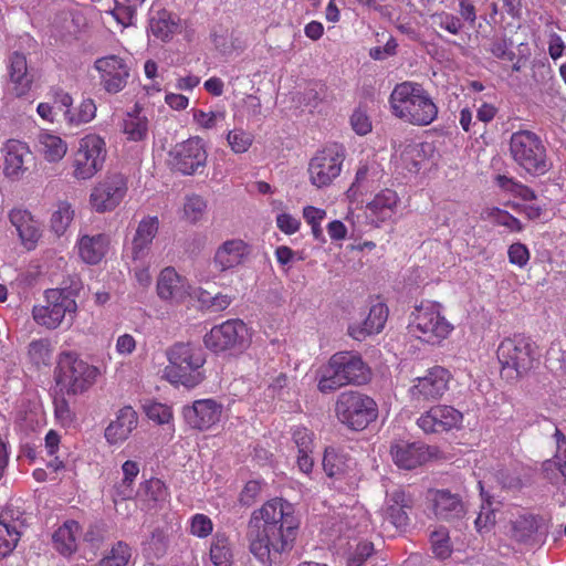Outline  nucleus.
<instances>
[{
  "instance_id": "nucleus-43",
  "label": "nucleus",
  "mask_w": 566,
  "mask_h": 566,
  "mask_svg": "<svg viewBox=\"0 0 566 566\" xmlns=\"http://www.w3.org/2000/svg\"><path fill=\"white\" fill-rule=\"evenodd\" d=\"M137 495L148 501H164L167 497V488L161 480L153 478L140 485Z\"/></svg>"
},
{
  "instance_id": "nucleus-37",
  "label": "nucleus",
  "mask_w": 566,
  "mask_h": 566,
  "mask_svg": "<svg viewBox=\"0 0 566 566\" xmlns=\"http://www.w3.org/2000/svg\"><path fill=\"white\" fill-rule=\"evenodd\" d=\"M538 530L537 518L532 514L520 515L512 522V537L517 542H527Z\"/></svg>"
},
{
  "instance_id": "nucleus-9",
  "label": "nucleus",
  "mask_w": 566,
  "mask_h": 566,
  "mask_svg": "<svg viewBox=\"0 0 566 566\" xmlns=\"http://www.w3.org/2000/svg\"><path fill=\"white\" fill-rule=\"evenodd\" d=\"M337 419L347 428L360 431L368 427L378 417L376 401L359 391L342 392L335 403Z\"/></svg>"
},
{
  "instance_id": "nucleus-24",
  "label": "nucleus",
  "mask_w": 566,
  "mask_h": 566,
  "mask_svg": "<svg viewBox=\"0 0 566 566\" xmlns=\"http://www.w3.org/2000/svg\"><path fill=\"white\" fill-rule=\"evenodd\" d=\"M157 294L164 301L181 302L188 294L182 277L174 268H165L157 280Z\"/></svg>"
},
{
  "instance_id": "nucleus-44",
  "label": "nucleus",
  "mask_w": 566,
  "mask_h": 566,
  "mask_svg": "<svg viewBox=\"0 0 566 566\" xmlns=\"http://www.w3.org/2000/svg\"><path fill=\"white\" fill-rule=\"evenodd\" d=\"M143 410L150 420L156 421L159 424L168 423L172 418L170 407L157 401H145L143 403Z\"/></svg>"
},
{
  "instance_id": "nucleus-40",
  "label": "nucleus",
  "mask_w": 566,
  "mask_h": 566,
  "mask_svg": "<svg viewBox=\"0 0 566 566\" xmlns=\"http://www.w3.org/2000/svg\"><path fill=\"white\" fill-rule=\"evenodd\" d=\"M122 471L124 478L122 483L116 488V494L120 496L122 500H127L133 497V482L139 473V465L135 461L127 460L123 463Z\"/></svg>"
},
{
  "instance_id": "nucleus-50",
  "label": "nucleus",
  "mask_w": 566,
  "mask_h": 566,
  "mask_svg": "<svg viewBox=\"0 0 566 566\" xmlns=\"http://www.w3.org/2000/svg\"><path fill=\"white\" fill-rule=\"evenodd\" d=\"M431 19L433 23L438 25L440 29L454 35L459 34L463 27L461 19L459 17L448 12L434 13L431 17Z\"/></svg>"
},
{
  "instance_id": "nucleus-26",
  "label": "nucleus",
  "mask_w": 566,
  "mask_h": 566,
  "mask_svg": "<svg viewBox=\"0 0 566 566\" xmlns=\"http://www.w3.org/2000/svg\"><path fill=\"white\" fill-rule=\"evenodd\" d=\"M387 317V306L377 303L370 307L368 316L361 324L349 326V335L356 340H363L371 334L379 333L384 328Z\"/></svg>"
},
{
  "instance_id": "nucleus-8",
  "label": "nucleus",
  "mask_w": 566,
  "mask_h": 566,
  "mask_svg": "<svg viewBox=\"0 0 566 566\" xmlns=\"http://www.w3.org/2000/svg\"><path fill=\"white\" fill-rule=\"evenodd\" d=\"M98 376V369L73 353H62L55 368V381L62 395H78L87 390Z\"/></svg>"
},
{
  "instance_id": "nucleus-17",
  "label": "nucleus",
  "mask_w": 566,
  "mask_h": 566,
  "mask_svg": "<svg viewBox=\"0 0 566 566\" xmlns=\"http://www.w3.org/2000/svg\"><path fill=\"white\" fill-rule=\"evenodd\" d=\"M127 192V180L122 174L108 176L91 193V203L97 212L115 209Z\"/></svg>"
},
{
  "instance_id": "nucleus-49",
  "label": "nucleus",
  "mask_w": 566,
  "mask_h": 566,
  "mask_svg": "<svg viewBox=\"0 0 566 566\" xmlns=\"http://www.w3.org/2000/svg\"><path fill=\"white\" fill-rule=\"evenodd\" d=\"M228 144L235 154L245 153L253 142V136L242 129L229 132L227 136Z\"/></svg>"
},
{
  "instance_id": "nucleus-20",
  "label": "nucleus",
  "mask_w": 566,
  "mask_h": 566,
  "mask_svg": "<svg viewBox=\"0 0 566 566\" xmlns=\"http://www.w3.org/2000/svg\"><path fill=\"white\" fill-rule=\"evenodd\" d=\"M437 449L422 442L398 441L390 447L394 462L401 469H415L431 459Z\"/></svg>"
},
{
  "instance_id": "nucleus-55",
  "label": "nucleus",
  "mask_w": 566,
  "mask_h": 566,
  "mask_svg": "<svg viewBox=\"0 0 566 566\" xmlns=\"http://www.w3.org/2000/svg\"><path fill=\"white\" fill-rule=\"evenodd\" d=\"M212 521L205 514H196L191 520V534L198 537H207L212 533Z\"/></svg>"
},
{
  "instance_id": "nucleus-22",
  "label": "nucleus",
  "mask_w": 566,
  "mask_h": 566,
  "mask_svg": "<svg viewBox=\"0 0 566 566\" xmlns=\"http://www.w3.org/2000/svg\"><path fill=\"white\" fill-rule=\"evenodd\" d=\"M32 160L33 157L27 144L9 140L6 145L3 172L7 177L18 180L23 177Z\"/></svg>"
},
{
  "instance_id": "nucleus-1",
  "label": "nucleus",
  "mask_w": 566,
  "mask_h": 566,
  "mask_svg": "<svg viewBox=\"0 0 566 566\" xmlns=\"http://www.w3.org/2000/svg\"><path fill=\"white\" fill-rule=\"evenodd\" d=\"M298 526L293 505L272 499L252 513L247 533L249 549L263 566H271L293 548Z\"/></svg>"
},
{
  "instance_id": "nucleus-46",
  "label": "nucleus",
  "mask_w": 566,
  "mask_h": 566,
  "mask_svg": "<svg viewBox=\"0 0 566 566\" xmlns=\"http://www.w3.org/2000/svg\"><path fill=\"white\" fill-rule=\"evenodd\" d=\"M74 212L70 205L63 202L59 206V209L53 212L51 217V228L57 234L61 235L65 232L69 224L73 219Z\"/></svg>"
},
{
  "instance_id": "nucleus-41",
  "label": "nucleus",
  "mask_w": 566,
  "mask_h": 566,
  "mask_svg": "<svg viewBox=\"0 0 566 566\" xmlns=\"http://www.w3.org/2000/svg\"><path fill=\"white\" fill-rule=\"evenodd\" d=\"M130 557V547L124 542H117L96 566H128Z\"/></svg>"
},
{
  "instance_id": "nucleus-59",
  "label": "nucleus",
  "mask_w": 566,
  "mask_h": 566,
  "mask_svg": "<svg viewBox=\"0 0 566 566\" xmlns=\"http://www.w3.org/2000/svg\"><path fill=\"white\" fill-rule=\"evenodd\" d=\"M293 441L295 442L298 452H312L313 451V438L312 432L306 428H297L293 432Z\"/></svg>"
},
{
  "instance_id": "nucleus-23",
  "label": "nucleus",
  "mask_w": 566,
  "mask_h": 566,
  "mask_svg": "<svg viewBox=\"0 0 566 566\" xmlns=\"http://www.w3.org/2000/svg\"><path fill=\"white\" fill-rule=\"evenodd\" d=\"M413 506V499L401 489L388 494L386 517L397 528L406 527L409 524L408 511Z\"/></svg>"
},
{
  "instance_id": "nucleus-15",
  "label": "nucleus",
  "mask_w": 566,
  "mask_h": 566,
  "mask_svg": "<svg viewBox=\"0 0 566 566\" xmlns=\"http://www.w3.org/2000/svg\"><path fill=\"white\" fill-rule=\"evenodd\" d=\"M434 517L442 522L459 524L467 515V506L458 493L447 489H430L426 496Z\"/></svg>"
},
{
  "instance_id": "nucleus-57",
  "label": "nucleus",
  "mask_w": 566,
  "mask_h": 566,
  "mask_svg": "<svg viewBox=\"0 0 566 566\" xmlns=\"http://www.w3.org/2000/svg\"><path fill=\"white\" fill-rule=\"evenodd\" d=\"M136 10L135 8H130L129 4H126L124 2H117L116 1V6L114 8V10L112 11V14L114 15V18L116 19V21L118 23H120L123 27H129V25H133V19L136 14Z\"/></svg>"
},
{
  "instance_id": "nucleus-39",
  "label": "nucleus",
  "mask_w": 566,
  "mask_h": 566,
  "mask_svg": "<svg viewBox=\"0 0 566 566\" xmlns=\"http://www.w3.org/2000/svg\"><path fill=\"white\" fill-rule=\"evenodd\" d=\"M348 468L347 461L343 454H339L334 448H326L323 457V469L329 478L345 474Z\"/></svg>"
},
{
  "instance_id": "nucleus-52",
  "label": "nucleus",
  "mask_w": 566,
  "mask_h": 566,
  "mask_svg": "<svg viewBox=\"0 0 566 566\" xmlns=\"http://www.w3.org/2000/svg\"><path fill=\"white\" fill-rule=\"evenodd\" d=\"M373 554L374 544L371 542H359L355 549L349 554L347 566H363Z\"/></svg>"
},
{
  "instance_id": "nucleus-33",
  "label": "nucleus",
  "mask_w": 566,
  "mask_h": 566,
  "mask_svg": "<svg viewBox=\"0 0 566 566\" xmlns=\"http://www.w3.org/2000/svg\"><path fill=\"white\" fill-rule=\"evenodd\" d=\"M40 151L50 163L60 161L67 151L66 143L59 136L42 132L38 135Z\"/></svg>"
},
{
  "instance_id": "nucleus-62",
  "label": "nucleus",
  "mask_w": 566,
  "mask_h": 566,
  "mask_svg": "<svg viewBox=\"0 0 566 566\" xmlns=\"http://www.w3.org/2000/svg\"><path fill=\"white\" fill-rule=\"evenodd\" d=\"M493 216L497 224L504 226L512 231L518 232L523 229L521 221L507 211L495 209Z\"/></svg>"
},
{
  "instance_id": "nucleus-35",
  "label": "nucleus",
  "mask_w": 566,
  "mask_h": 566,
  "mask_svg": "<svg viewBox=\"0 0 566 566\" xmlns=\"http://www.w3.org/2000/svg\"><path fill=\"white\" fill-rule=\"evenodd\" d=\"M140 113L142 108L136 104L133 112L127 113L123 120V132L130 140H143L147 135L148 120L146 116H143Z\"/></svg>"
},
{
  "instance_id": "nucleus-32",
  "label": "nucleus",
  "mask_w": 566,
  "mask_h": 566,
  "mask_svg": "<svg viewBox=\"0 0 566 566\" xmlns=\"http://www.w3.org/2000/svg\"><path fill=\"white\" fill-rule=\"evenodd\" d=\"M12 518L7 512L0 516V558L9 556L21 537L17 523H11Z\"/></svg>"
},
{
  "instance_id": "nucleus-11",
  "label": "nucleus",
  "mask_w": 566,
  "mask_h": 566,
  "mask_svg": "<svg viewBox=\"0 0 566 566\" xmlns=\"http://www.w3.org/2000/svg\"><path fill=\"white\" fill-rule=\"evenodd\" d=\"M106 149L104 140L97 135L83 137L74 154V177L87 180L95 176L104 166Z\"/></svg>"
},
{
  "instance_id": "nucleus-13",
  "label": "nucleus",
  "mask_w": 566,
  "mask_h": 566,
  "mask_svg": "<svg viewBox=\"0 0 566 566\" xmlns=\"http://www.w3.org/2000/svg\"><path fill=\"white\" fill-rule=\"evenodd\" d=\"M344 159V147L336 144L318 151L308 164L311 184L317 188L329 186L339 176Z\"/></svg>"
},
{
  "instance_id": "nucleus-18",
  "label": "nucleus",
  "mask_w": 566,
  "mask_h": 566,
  "mask_svg": "<svg viewBox=\"0 0 566 566\" xmlns=\"http://www.w3.org/2000/svg\"><path fill=\"white\" fill-rule=\"evenodd\" d=\"M94 66L101 75V84L108 93H118L126 86L129 67L122 57L117 55L99 57Z\"/></svg>"
},
{
  "instance_id": "nucleus-21",
  "label": "nucleus",
  "mask_w": 566,
  "mask_h": 566,
  "mask_svg": "<svg viewBox=\"0 0 566 566\" xmlns=\"http://www.w3.org/2000/svg\"><path fill=\"white\" fill-rule=\"evenodd\" d=\"M221 406L212 399L197 400L184 408V418L193 429L206 430L219 421Z\"/></svg>"
},
{
  "instance_id": "nucleus-7",
  "label": "nucleus",
  "mask_w": 566,
  "mask_h": 566,
  "mask_svg": "<svg viewBox=\"0 0 566 566\" xmlns=\"http://www.w3.org/2000/svg\"><path fill=\"white\" fill-rule=\"evenodd\" d=\"M76 289L56 287L45 291V305H35L32 310L33 319L49 329L57 328L64 319L73 321L77 304Z\"/></svg>"
},
{
  "instance_id": "nucleus-25",
  "label": "nucleus",
  "mask_w": 566,
  "mask_h": 566,
  "mask_svg": "<svg viewBox=\"0 0 566 566\" xmlns=\"http://www.w3.org/2000/svg\"><path fill=\"white\" fill-rule=\"evenodd\" d=\"M137 419V413L130 406L122 408L116 419L105 429L106 440L112 444L125 441L136 428Z\"/></svg>"
},
{
  "instance_id": "nucleus-10",
  "label": "nucleus",
  "mask_w": 566,
  "mask_h": 566,
  "mask_svg": "<svg viewBox=\"0 0 566 566\" xmlns=\"http://www.w3.org/2000/svg\"><path fill=\"white\" fill-rule=\"evenodd\" d=\"M409 332L426 343L436 344L451 332L450 323L433 304L416 306L408 325Z\"/></svg>"
},
{
  "instance_id": "nucleus-16",
  "label": "nucleus",
  "mask_w": 566,
  "mask_h": 566,
  "mask_svg": "<svg viewBox=\"0 0 566 566\" xmlns=\"http://www.w3.org/2000/svg\"><path fill=\"white\" fill-rule=\"evenodd\" d=\"M451 374L441 366L430 368L422 377H418L415 385L410 387L409 392L413 401H433L439 400L449 388Z\"/></svg>"
},
{
  "instance_id": "nucleus-14",
  "label": "nucleus",
  "mask_w": 566,
  "mask_h": 566,
  "mask_svg": "<svg viewBox=\"0 0 566 566\" xmlns=\"http://www.w3.org/2000/svg\"><path fill=\"white\" fill-rule=\"evenodd\" d=\"M247 326L240 319L227 321L205 335L203 342L207 348L214 353L226 350L241 352L247 346Z\"/></svg>"
},
{
  "instance_id": "nucleus-3",
  "label": "nucleus",
  "mask_w": 566,
  "mask_h": 566,
  "mask_svg": "<svg viewBox=\"0 0 566 566\" xmlns=\"http://www.w3.org/2000/svg\"><path fill=\"white\" fill-rule=\"evenodd\" d=\"M509 153L513 161L533 177L543 176L552 168L545 142L532 130L514 132L509 140Z\"/></svg>"
},
{
  "instance_id": "nucleus-34",
  "label": "nucleus",
  "mask_w": 566,
  "mask_h": 566,
  "mask_svg": "<svg viewBox=\"0 0 566 566\" xmlns=\"http://www.w3.org/2000/svg\"><path fill=\"white\" fill-rule=\"evenodd\" d=\"M178 23L171 18L170 12L163 9L149 19V30L154 36L161 41H168L178 30Z\"/></svg>"
},
{
  "instance_id": "nucleus-45",
  "label": "nucleus",
  "mask_w": 566,
  "mask_h": 566,
  "mask_svg": "<svg viewBox=\"0 0 566 566\" xmlns=\"http://www.w3.org/2000/svg\"><path fill=\"white\" fill-rule=\"evenodd\" d=\"M206 209L207 202L202 197L191 195L186 198L184 213L186 219L191 223L198 222L203 217Z\"/></svg>"
},
{
  "instance_id": "nucleus-30",
  "label": "nucleus",
  "mask_w": 566,
  "mask_h": 566,
  "mask_svg": "<svg viewBox=\"0 0 566 566\" xmlns=\"http://www.w3.org/2000/svg\"><path fill=\"white\" fill-rule=\"evenodd\" d=\"M245 245L241 240L226 241L216 252L214 265L223 272L239 265L244 255Z\"/></svg>"
},
{
  "instance_id": "nucleus-53",
  "label": "nucleus",
  "mask_w": 566,
  "mask_h": 566,
  "mask_svg": "<svg viewBox=\"0 0 566 566\" xmlns=\"http://www.w3.org/2000/svg\"><path fill=\"white\" fill-rule=\"evenodd\" d=\"M327 98V87L322 83L311 84L303 93V102L306 106L316 107Z\"/></svg>"
},
{
  "instance_id": "nucleus-31",
  "label": "nucleus",
  "mask_w": 566,
  "mask_h": 566,
  "mask_svg": "<svg viewBox=\"0 0 566 566\" xmlns=\"http://www.w3.org/2000/svg\"><path fill=\"white\" fill-rule=\"evenodd\" d=\"M107 245L108 238L105 234L83 235L78 242L80 255L86 263L96 264L104 256Z\"/></svg>"
},
{
  "instance_id": "nucleus-61",
  "label": "nucleus",
  "mask_w": 566,
  "mask_h": 566,
  "mask_svg": "<svg viewBox=\"0 0 566 566\" xmlns=\"http://www.w3.org/2000/svg\"><path fill=\"white\" fill-rule=\"evenodd\" d=\"M350 124L353 129L358 135H366L371 130V123L365 112L361 109H356L352 117H350Z\"/></svg>"
},
{
  "instance_id": "nucleus-38",
  "label": "nucleus",
  "mask_w": 566,
  "mask_h": 566,
  "mask_svg": "<svg viewBox=\"0 0 566 566\" xmlns=\"http://www.w3.org/2000/svg\"><path fill=\"white\" fill-rule=\"evenodd\" d=\"M210 558L216 566H230L232 552L227 536L217 534L210 547Z\"/></svg>"
},
{
  "instance_id": "nucleus-36",
  "label": "nucleus",
  "mask_w": 566,
  "mask_h": 566,
  "mask_svg": "<svg viewBox=\"0 0 566 566\" xmlns=\"http://www.w3.org/2000/svg\"><path fill=\"white\" fill-rule=\"evenodd\" d=\"M397 202H398V196H397L396 191L390 190V189H385L381 192H379L373 199V201H370L367 205V208L379 219L385 220L391 216Z\"/></svg>"
},
{
  "instance_id": "nucleus-64",
  "label": "nucleus",
  "mask_w": 566,
  "mask_h": 566,
  "mask_svg": "<svg viewBox=\"0 0 566 566\" xmlns=\"http://www.w3.org/2000/svg\"><path fill=\"white\" fill-rule=\"evenodd\" d=\"M511 45V41L507 43L505 39H501L494 41L490 50L497 59L513 61L515 59V53L510 49Z\"/></svg>"
},
{
  "instance_id": "nucleus-60",
  "label": "nucleus",
  "mask_w": 566,
  "mask_h": 566,
  "mask_svg": "<svg viewBox=\"0 0 566 566\" xmlns=\"http://www.w3.org/2000/svg\"><path fill=\"white\" fill-rule=\"evenodd\" d=\"M495 479L503 489L520 490L522 488V480L509 470H499L495 473Z\"/></svg>"
},
{
  "instance_id": "nucleus-63",
  "label": "nucleus",
  "mask_w": 566,
  "mask_h": 566,
  "mask_svg": "<svg viewBox=\"0 0 566 566\" xmlns=\"http://www.w3.org/2000/svg\"><path fill=\"white\" fill-rule=\"evenodd\" d=\"M54 411L56 418L63 423H71L73 421V412L70 405L64 396L55 397L54 399Z\"/></svg>"
},
{
  "instance_id": "nucleus-29",
  "label": "nucleus",
  "mask_w": 566,
  "mask_h": 566,
  "mask_svg": "<svg viewBox=\"0 0 566 566\" xmlns=\"http://www.w3.org/2000/svg\"><path fill=\"white\" fill-rule=\"evenodd\" d=\"M10 78L15 84V92L18 96L24 95L33 82V75L28 69L27 57L24 54L13 52L10 55Z\"/></svg>"
},
{
  "instance_id": "nucleus-56",
  "label": "nucleus",
  "mask_w": 566,
  "mask_h": 566,
  "mask_svg": "<svg viewBox=\"0 0 566 566\" xmlns=\"http://www.w3.org/2000/svg\"><path fill=\"white\" fill-rule=\"evenodd\" d=\"M495 524V513L491 509V504L482 505L481 512L476 516L474 521L475 528L479 533H484L490 531V527Z\"/></svg>"
},
{
  "instance_id": "nucleus-19",
  "label": "nucleus",
  "mask_w": 566,
  "mask_h": 566,
  "mask_svg": "<svg viewBox=\"0 0 566 566\" xmlns=\"http://www.w3.org/2000/svg\"><path fill=\"white\" fill-rule=\"evenodd\" d=\"M462 419V413L455 408L438 405L421 415L417 423L426 433H437L458 428Z\"/></svg>"
},
{
  "instance_id": "nucleus-28",
  "label": "nucleus",
  "mask_w": 566,
  "mask_h": 566,
  "mask_svg": "<svg viewBox=\"0 0 566 566\" xmlns=\"http://www.w3.org/2000/svg\"><path fill=\"white\" fill-rule=\"evenodd\" d=\"M80 525L75 521H66L52 534L53 547L63 556H71L77 549L76 538Z\"/></svg>"
},
{
  "instance_id": "nucleus-51",
  "label": "nucleus",
  "mask_w": 566,
  "mask_h": 566,
  "mask_svg": "<svg viewBox=\"0 0 566 566\" xmlns=\"http://www.w3.org/2000/svg\"><path fill=\"white\" fill-rule=\"evenodd\" d=\"M400 158L405 165V168L410 172H418L420 170V160L422 158L421 150L419 148V145L417 144H409L407 145L401 155Z\"/></svg>"
},
{
  "instance_id": "nucleus-58",
  "label": "nucleus",
  "mask_w": 566,
  "mask_h": 566,
  "mask_svg": "<svg viewBox=\"0 0 566 566\" xmlns=\"http://www.w3.org/2000/svg\"><path fill=\"white\" fill-rule=\"evenodd\" d=\"M509 259L512 264L523 268L530 260L528 249L523 243H513L509 248Z\"/></svg>"
},
{
  "instance_id": "nucleus-4",
  "label": "nucleus",
  "mask_w": 566,
  "mask_h": 566,
  "mask_svg": "<svg viewBox=\"0 0 566 566\" xmlns=\"http://www.w3.org/2000/svg\"><path fill=\"white\" fill-rule=\"evenodd\" d=\"M496 354L501 364V377L507 381H516L527 375L539 358L536 344L523 335L503 339Z\"/></svg>"
},
{
  "instance_id": "nucleus-42",
  "label": "nucleus",
  "mask_w": 566,
  "mask_h": 566,
  "mask_svg": "<svg viewBox=\"0 0 566 566\" xmlns=\"http://www.w3.org/2000/svg\"><path fill=\"white\" fill-rule=\"evenodd\" d=\"M28 357L36 367L48 366L51 359L50 342L48 339L31 342L28 346Z\"/></svg>"
},
{
  "instance_id": "nucleus-2",
  "label": "nucleus",
  "mask_w": 566,
  "mask_h": 566,
  "mask_svg": "<svg viewBox=\"0 0 566 566\" xmlns=\"http://www.w3.org/2000/svg\"><path fill=\"white\" fill-rule=\"evenodd\" d=\"M392 114L406 123L427 126L438 116V106L419 83L397 84L389 97Z\"/></svg>"
},
{
  "instance_id": "nucleus-6",
  "label": "nucleus",
  "mask_w": 566,
  "mask_h": 566,
  "mask_svg": "<svg viewBox=\"0 0 566 566\" xmlns=\"http://www.w3.org/2000/svg\"><path fill=\"white\" fill-rule=\"evenodd\" d=\"M169 365L165 368L166 378L176 385L193 388L202 381L200 368L206 358L200 347L191 343H177L167 350Z\"/></svg>"
},
{
  "instance_id": "nucleus-47",
  "label": "nucleus",
  "mask_w": 566,
  "mask_h": 566,
  "mask_svg": "<svg viewBox=\"0 0 566 566\" xmlns=\"http://www.w3.org/2000/svg\"><path fill=\"white\" fill-rule=\"evenodd\" d=\"M96 115V106L93 99H84L76 109L69 115L67 122L71 125H80L91 122Z\"/></svg>"
},
{
  "instance_id": "nucleus-48",
  "label": "nucleus",
  "mask_w": 566,
  "mask_h": 566,
  "mask_svg": "<svg viewBox=\"0 0 566 566\" xmlns=\"http://www.w3.org/2000/svg\"><path fill=\"white\" fill-rule=\"evenodd\" d=\"M432 551L439 558H447L450 553L449 532L444 527L433 531L430 535Z\"/></svg>"
},
{
  "instance_id": "nucleus-54",
  "label": "nucleus",
  "mask_w": 566,
  "mask_h": 566,
  "mask_svg": "<svg viewBox=\"0 0 566 566\" xmlns=\"http://www.w3.org/2000/svg\"><path fill=\"white\" fill-rule=\"evenodd\" d=\"M18 234L29 250L34 247L41 235L40 228L33 219L27 224H21Z\"/></svg>"
},
{
  "instance_id": "nucleus-27",
  "label": "nucleus",
  "mask_w": 566,
  "mask_h": 566,
  "mask_svg": "<svg viewBox=\"0 0 566 566\" xmlns=\"http://www.w3.org/2000/svg\"><path fill=\"white\" fill-rule=\"evenodd\" d=\"M159 221L157 217L143 219L136 230L132 242L134 260L143 259L149 251L150 244L158 232Z\"/></svg>"
},
{
  "instance_id": "nucleus-5",
  "label": "nucleus",
  "mask_w": 566,
  "mask_h": 566,
  "mask_svg": "<svg viewBox=\"0 0 566 566\" xmlns=\"http://www.w3.org/2000/svg\"><path fill=\"white\" fill-rule=\"evenodd\" d=\"M370 378V369L360 355L352 352L334 354L318 381V390L328 394L347 385H364Z\"/></svg>"
},
{
  "instance_id": "nucleus-12",
  "label": "nucleus",
  "mask_w": 566,
  "mask_h": 566,
  "mask_svg": "<svg viewBox=\"0 0 566 566\" xmlns=\"http://www.w3.org/2000/svg\"><path fill=\"white\" fill-rule=\"evenodd\" d=\"M207 151L199 137H191L176 144L168 153V165L182 175H193L207 164Z\"/></svg>"
}]
</instances>
